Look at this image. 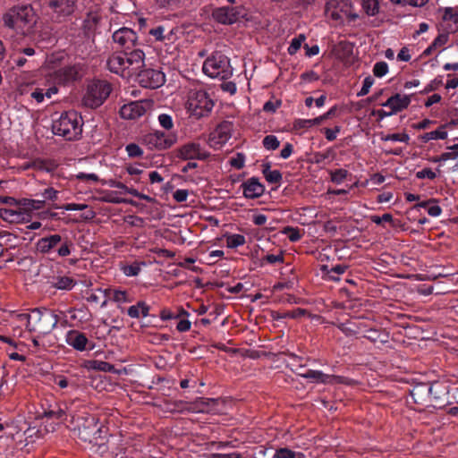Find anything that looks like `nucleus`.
<instances>
[{
	"instance_id": "f257e3e1",
	"label": "nucleus",
	"mask_w": 458,
	"mask_h": 458,
	"mask_svg": "<svg viewBox=\"0 0 458 458\" xmlns=\"http://www.w3.org/2000/svg\"><path fill=\"white\" fill-rule=\"evenodd\" d=\"M19 318L20 321L26 322L30 332H36L39 335L51 333L59 321L58 316L47 309H34L30 313L20 314Z\"/></svg>"
},
{
	"instance_id": "f03ea898",
	"label": "nucleus",
	"mask_w": 458,
	"mask_h": 458,
	"mask_svg": "<svg viewBox=\"0 0 458 458\" xmlns=\"http://www.w3.org/2000/svg\"><path fill=\"white\" fill-rule=\"evenodd\" d=\"M52 129L55 135L67 140H77L82 132V118L75 111L64 112L54 121Z\"/></svg>"
},
{
	"instance_id": "7ed1b4c3",
	"label": "nucleus",
	"mask_w": 458,
	"mask_h": 458,
	"mask_svg": "<svg viewBox=\"0 0 458 458\" xmlns=\"http://www.w3.org/2000/svg\"><path fill=\"white\" fill-rule=\"evenodd\" d=\"M71 424L72 430L84 442L94 443L101 437V427L94 415L85 413L73 416Z\"/></svg>"
},
{
	"instance_id": "20e7f679",
	"label": "nucleus",
	"mask_w": 458,
	"mask_h": 458,
	"mask_svg": "<svg viewBox=\"0 0 458 458\" xmlns=\"http://www.w3.org/2000/svg\"><path fill=\"white\" fill-rule=\"evenodd\" d=\"M3 19L5 26L21 30L24 34L29 32L35 23L33 10L29 5L13 7Z\"/></svg>"
},
{
	"instance_id": "39448f33",
	"label": "nucleus",
	"mask_w": 458,
	"mask_h": 458,
	"mask_svg": "<svg viewBox=\"0 0 458 458\" xmlns=\"http://www.w3.org/2000/svg\"><path fill=\"white\" fill-rule=\"evenodd\" d=\"M202 70L206 75L213 79L227 80L233 75L230 60L217 51L205 60Z\"/></svg>"
},
{
	"instance_id": "423d86ee",
	"label": "nucleus",
	"mask_w": 458,
	"mask_h": 458,
	"mask_svg": "<svg viewBox=\"0 0 458 458\" xmlns=\"http://www.w3.org/2000/svg\"><path fill=\"white\" fill-rule=\"evenodd\" d=\"M213 106L214 103L205 90L192 89L189 92L187 108L195 118L208 115Z\"/></svg>"
},
{
	"instance_id": "0eeeda50",
	"label": "nucleus",
	"mask_w": 458,
	"mask_h": 458,
	"mask_svg": "<svg viewBox=\"0 0 458 458\" xmlns=\"http://www.w3.org/2000/svg\"><path fill=\"white\" fill-rule=\"evenodd\" d=\"M112 91L111 84L106 81H93L87 88L82 98L83 105L89 108L100 106Z\"/></svg>"
},
{
	"instance_id": "6e6552de",
	"label": "nucleus",
	"mask_w": 458,
	"mask_h": 458,
	"mask_svg": "<svg viewBox=\"0 0 458 458\" xmlns=\"http://www.w3.org/2000/svg\"><path fill=\"white\" fill-rule=\"evenodd\" d=\"M177 141L175 133H165L155 131L143 136L142 142L151 150H165L170 148Z\"/></svg>"
},
{
	"instance_id": "1a4fd4ad",
	"label": "nucleus",
	"mask_w": 458,
	"mask_h": 458,
	"mask_svg": "<svg viewBox=\"0 0 458 458\" xmlns=\"http://www.w3.org/2000/svg\"><path fill=\"white\" fill-rule=\"evenodd\" d=\"M326 13L335 21H343L345 18L354 20L356 14H352V3L350 0H330L326 4Z\"/></svg>"
},
{
	"instance_id": "9d476101",
	"label": "nucleus",
	"mask_w": 458,
	"mask_h": 458,
	"mask_svg": "<svg viewBox=\"0 0 458 458\" xmlns=\"http://www.w3.org/2000/svg\"><path fill=\"white\" fill-rule=\"evenodd\" d=\"M137 73L139 83L144 88L157 89L165 82V76L160 70L143 69Z\"/></svg>"
},
{
	"instance_id": "9b49d317",
	"label": "nucleus",
	"mask_w": 458,
	"mask_h": 458,
	"mask_svg": "<svg viewBox=\"0 0 458 458\" xmlns=\"http://www.w3.org/2000/svg\"><path fill=\"white\" fill-rule=\"evenodd\" d=\"M81 76L82 66L80 64L66 65L54 72V81L58 84L74 82Z\"/></svg>"
},
{
	"instance_id": "f8f14e48",
	"label": "nucleus",
	"mask_w": 458,
	"mask_h": 458,
	"mask_svg": "<svg viewBox=\"0 0 458 458\" xmlns=\"http://www.w3.org/2000/svg\"><path fill=\"white\" fill-rule=\"evenodd\" d=\"M113 40L123 51L131 50L138 46L137 34L129 28L123 27L113 33Z\"/></svg>"
},
{
	"instance_id": "ddd939ff",
	"label": "nucleus",
	"mask_w": 458,
	"mask_h": 458,
	"mask_svg": "<svg viewBox=\"0 0 458 458\" xmlns=\"http://www.w3.org/2000/svg\"><path fill=\"white\" fill-rule=\"evenodd\" d=\"M178 157L184 160H205L209 157V153L199 143L188 142L179 148Z\"/></svg>"
},
{
	"instance_id": "4468645a",
	"label": "nucleus",
	"mask_w": 458,
	"mask_h": 458,
	"mask_svg": "<svg viewBox=\"0 0 458 458\" xmlns=\"http://www.w3.org/2000/svg\"><path fill=\"white\" fill-rule=\"evenodd\" d=\"M429 399L433 405H444L448 402L449 385L442 381H435L428 386Z\"/></svg>"
},
{
	"instance_id": "2eb2a0df",
	"label": "nucleus",
	"mask_w": 458,
	"mask_h": 458,
	"mask_svg": "<svg viewBox=\"0 0 458 458\" xmlns=\"http://www.w3.org/2000/svg\"><path fill=\"white\" fill-rule=\"evenodd\" d=\"M301 377L312 379L320 383H341L350 385L352 380L340 376H329L319 370L308 369L305 373H301Z\"/></svg>"
},
{
	"instance_id": "dca6fc26",
	"label": "nucleus",
	"mask_w": 458,
	"mask_h": 458,
	"mask_svg": "<svg viewBox=\"0 0 458 458\" xmlns=\"http://www.w3.org/2000/svg\"><path fill=\"white\" fill-rule=\"evenodd\" d=\"M107 69L114 73L123 75L126 69H129L123 51L113 53L106 61Z\"/></svg>"
},
{
	"instance_id": "f3484780",
	"label": "nucleus",
	"mask_w": 458,
	"mask_h": 458,
	"mask_svg": "<svg viewBox=\"0 0 458 458\" xmlns=\"http://www.w3.org/2000/svg\"><path fill=\"white\" fill-rule=\"evenodd\" d=\"M411 97L408 95L394 94L381 105L390 108L393 114L406 109L411 104Z\"/></svg>"
},
{
	"instance_id": "a211bd4d",
	"label": "nucleus",
	"mask_w": 458,
	"mask_h": 458,
	"mask_svg": "<svg viewBox=\"0 0 458 458\" xmlns=\"http://www.w3.org/2000/svg\"><path fill=\"white\" fill-rule=\"evenodd\" d=\"M126 63L128 67L131 69L133 72H138L139 70L144 64L145 54L144 52L137 47V46L131 50L124 51Z\"/></svg>"
},
{
	"instance_id": "6ab92c4d",
	"label": "nucleus",
	"mask_w": 458,
	"mask_h": 458,
	"mask_svg": "<svg viewBox=\"0 0 458 458\" xmlns=\"http://www.w3.org/2000/svg\"><path fill=\"white\" fill-rule=\"evenodd\" d=\"M146 112L143 104L139 101H133L123 105L120 109V114L123 119L133 120L140 118Z\"/></svg>"
},
{
	"instance_id": "aec40b11",
	"label": "nucleus",
	"mask_w": 458,
	"mask_h": 458,
	"mask_svg": "<svg viewBox=\"0 0 458 458\" xmlns=\"http://www.w3.org/2000/svg\"><path fill=\"white\" fill-rule=\"evenodd\" d=\"M243 195L247 199H256L260 197L265 191V187L261 184L258 178L251 177L242 184Z\"/></svg>"
},
{
	"instance_id": "412c9836",
	"label": "nucleus",
	"mask_w": 458,
	"mask_h": 458,
	"mask_svg": "<svg viewBox=\"0 0 458 458\" xmlns=\"http://www.w3.org/2000/svg\"><path fill=\"white\" fill-rule=\"evenodd\" d=\"M65 340L68 345L79 352H83L87 349L89 340L85 334L78 330H70L66 334Z\"/></svg>"
},
{
	"instance_id": "4be33fe9",
	"label": "nucleus",
	"mask_w": 458,
	"mask_h": 458,
	"mask_svg": "<svg viewBox=\"0 0 458 458\" xmlns=\"http://www.w3.org/2000/svg\"><path fill=\"white\" fill-rule=\"evenodd\" d=\"M443 27L447 33L458 30V12L452 7L445 8L443 13Z\"/></svg>"
},
{
	"instance_id": "5701e85b",
	"label": "nucleus",
	"mask_w": 458,
	"mask_h": 458,
	"mask_svg": "<svg viewBox=\"0 0 458 458\" xmlns=\"http://www.w3.org/2000/svg\"><path fill=\"white\" fill-rule=\"evenodd\" d=\"M213 16L216 21L223 24H232L237 21V13L233 7H220L214 11Z\"/></svg>"
},
{
	"instance_id": "b1692460",
	"label": "nucleus",
	"mask_w": 458,
	"mask_h": 458,
	"mask_svg": "<svg viewBox=\"0 0 458 458\" xmlns=\"http://www.w3.org/2000/svg\"><path fill=\"white\" fill-rule=\"evenodd\" d=\"M62 242V237L59 234H52L47 237L39 239L36 247L41 253H49L52 250L56 248Z\"/></svg>"
},
{
	"instance_id": "393cba45",
	"label": "nucleus",
	"mask_w": 458,
	"mask_h": 458,
	"mask_svg": "<svg viewBox=\"0 0 458 458\" xmlns=\"http://www.w3.org/2000/svg\"><path fill=\"white\" fill-rule=\"evenodd\" d=\"M49 6L62 17L68 16L74 11V2L72 0H52Z\"/></svg>"
},
{
	"instance_id": "a878e982",
	"label": "nucleus",
	"mask_w": 458,
	"mask_h": 458,
	"mask_svg": "<svg viewBox=\"0 0 458 458\" xmlns=\"http://www.w3.org/2000/svg\"><path fill=\"white\" fill-rule=\"evenodd\" d=\"M216 403V399L199 397L191 403L189 410L195 412H210Z\"/></svg>"
},
{
	"instance_id": "bb28decb",
	"label": "nucleus",
	"mask_w": 458,
	"mask_h": 458,
	"mask_svg": "<svg viewBox=\"0 0 458 458\" xmlns=\"http://www.w3.org/2000/svg\"><path fill=\"white\" fill-rule=\"evenodd\" d=\"M411 396L414 403L419 404H427L430 402L428 386L427 384H420L412 388L411 391Z\"/></svg>"
},
{
	"instance_id": "cd10ccee",
	"label": "nucleus",
	"mask_w": 458,
	"mask_h": 458,
	"mask_svg": "<svg viewBox=\"0 0 458 458\" xmlns=\"http://www.w3.org/2000/svg\"><path fill=\"white\" fill-rule=\"evenodd\" d=\"M346 336H353L361 332V324L347 320L342 323H334Z\"/></svg>"
},
{
	"instance_id": "c85d7f7f",
	"label": "nucleus",
	"mask_w": 458,
	"mask_h": 458,
	"mask_svg": "<svg viewBox=\"0 0 458 458\" xmlns=\"http://www.w3.org/2000/svg\"><path fill=\"white\" fill-rule=\"evenodd\" d=\"M446 124L440 126L437 130L426 132L420 136L423 142H428L431 140H445L447 138V131H445Z\"/></svg>"
},
{
	"instance_id": "c756f323",
	"label": "nucleus",
	"mask_w": 458,
	"mask_h": 458,
	"mask_svg": "<svg viewBox=\"0 0 458 458\" xmlns=\"http://www.w3.org/2000/svg\"><path fill=\"white\" fill-rule=\"evenodd\" d=\"M262 174L269 183H280L282 174L279 170H271L269 164L263 165Z\"/></svg>"
},
{
	"instance_id": "7c9ffc66",
	"label": "nucleus",
	"mask_w": 458,
	"mask_h": 458,
	"mask_svg": "<svg viewBox=\"0 0 458 458\" xmlns=\"http://www.w3.org/2000/svg\"><path fill=\"white\" fill-rule=\"evenodd\" d=\"M273 458H310L301 452H295L289 448H279L276 451Z\"/></svg>"
},
{
	"instance_id": "2f4dec72",
	"label": "nucleus",
	"mask_w": 458,
	"mask_h": 458,
	"mask_svg": "<svg viewBox=\"0 0 458 458\" xmlns=\"http://www.w3.org/2000/svg\"><path fill=\"white\" fill-rule=\"evenodd\" d=\"M53 285L59 290H71L75 285V282L69 276H59L53 283Z\"/></svg>"
},
{
	"instance_id": "473e14b6",
	"label": "nucleus",
	"mask_w": 458,
	"mask_h": 458,
	"mask_svg": "<svg viewBox=\"0 0 458 458\" xmlns=\"http://www.w3.org/2000/svg\"><path fill=\"white\" fill-rule=\"evenodd\" d=\"M91 368L96 370L110 372L117 374L118 370L114 368V366L107 361L104 360H93L91 362Z\"/></svg>"
},
{
	"instance_id": "72a5a7b5",
	"label": "nucleus",
	"mask_w": 458,
	"mask_h": 458,
	"mask_svg": "<svg viewBox=\"0 0 458 458\" xmlns=\"http://www.w3.org/2000/svg\"><path fill=\"white\" fill-rule=\"evenodd\" d=\"M246 242L245 237L242 234H231L226 237V246L233 249L244 245Z\"/></svg>"
},
{
	"instance_id": "f704fd0d",
	"label": "nucleus",
	"mask_w": 458,
	"mask_h": 458,
	"mask_svg": "<svg viewBox=\"0 0 458 458\" xmlns=\"http://www.w3.org/2000/svg\"><path fill=\"white\" fill-rule=\"evenodd\" d=\"M363 336L373 343L386 342V340L383 338V336H386V335L375 328H369V329L366 330Z\"/></svg>"
},
{
	"instance_id": "c9c22d12",
	"label": "nucleus",
	"mask_w": 458,
	"mask_h": 458,
	"mask_svg": "<svg viewBox=\"0 0 458 458\" xmlns=\"http://www.w3.org/2000/svg\"><path fill=\"white\" fill-rule=\"evenodd\" d=\"M362 6L368 15L374 16L378 13L377 0H362Z\"/></svg>"
},
{
	"instance_id": "e433bc0d",
	"label": "nucleus",
	"mask_w": 458,
	"mask_h": 458,
	"mask_svg": "<svg viewBox=\"0 0 458 458\" xmlns=\"http://www.w3.org/2000/svg\"><path fill=\"white\" fill-rule=\"evenodd\" d=\"M44 417L49 419L64 420L65 417V411L59 406H55L44 411Z\"/></svg>"
},
{
	"instance_id": "4c0bfd02",
	"label": "nucleus",
	"mask_w": 458,
	"mask_h": 458,
	"mask_svg": "<svg viewBox=\"0 0 458 458\" xmlns=\"http://www.w3.org/2000/svg\"><path fill=\"white\" fill-rule=\"evenodd\" d=\"M283 233L286 234L292 242H298L302 237V233L297 227L286 226L284 228Z\"/></svg>"
},
{
	"instance_id": "58836bf2",
	"label": "nucleus",
	"mask_w": 458,
	"mask_h": 458,
	"mask_svg": "<svg viewBox=\"0 0 458 458\" xmlns=\"http://www.w3.org/2000/svg\"><path fill=\"white\" fill-rule=\"evenodd\" d=\"M306 39L304 34H300L298 37L292 39L291 44L288 47L289 55H295L301 48L302 42Z\"/></svg>"
},
{
	"instance_id": "ea45409f",
	"label": "nucleus",
	"mask_w": 458,
	"mask_h": 458,
	"mask_svg": "<svg viewBox=\"0 0 458 458\" xmlns=\"http://www.w3.org/2000/svg\"><path fill=\"white\" fill-rule=\"evenodd\" d=\"M263 146L267 150H275L276 149L279 145L280 141L277 140V138L275 135H267L263 139Z\"/></svg>"
},
{
	"instance_id": "a19ab883",
	"label": "nucleus",
	"mask_w": 458,
	"mask_h": 458,
	"mask_svg": "<svg viewBox=\"0 0 458 458\" xmlns=\"http://www.w3.org/2000/svg\"><path fill=\"white\" fill-rule=\"evenodd\" d=\"M331 181L335 183L343 182L348 175V171L345 169H336L330 172Z\"/></svg>"
},
{
	"instance_id": "79ce46f5",
	"label": "nucleus",
	"mask_w": 458,
	"mask_h": 458,
	"mask_svg": "<svg viewBox=\"0 0 458 458\" xmlns=\"http://www.w3.org/2000/svg\"><path fill=\"white\" fill-rule=\"evenodd\" d=\"M159 124L165 130L169 131L174 127V122L171 115L161 114L157 117Z\"/></svg>"
},
{
	"instance_id": "37998d69",
	"label": "nucleus",
	"mask_w": 458,
	"mask_h": 458,
	"mask_svg": "<svg viewBox=\"0 0 458 458\" xmlns=\"http://www.w3.org/2000/svg\"><path fill=\"white\" fill-rule=\"evenodd\" d=\"M112 299L114 301L119 303H125L131 301V300L128 298L127 292L122 290L112 291Z\"/></svg>"
},
{
	"instance_id": "c03bdc74",
	"label": "nucleus",
	"mask_w": 458,
	"mask_h": 458,
	"mask_svg": "<svg viewBox=\"0 0 458 458\" xmlns=\"http://www.w3.org/2000/svg\"><path fill=\"white\" fill-rule=\"evenodd\" d=\"M388 72V65L386 62H377L373 67V73L376 77H383Z\"/></svg>"
},
{
	"instance_id": "a18cd8bd",
	"label": "nucleus",
	"mask_w": 458,
	"mask_h": 458,
	"mask_svg": "<svg viewBox=\"0 0 458 458\" xmlns=\"http://www.w3.org/2000/svg\"><path fill=\"white\" fill-rule=\"evenodd\" d=\"M61 246L57 250V254L59 257H66L71 254V247L72 246V242L65 239L64 241L62 240V242L60 243Z\"/></svg>"
},
{
	"instance_id": "49530a36",
	"label": "nucleus",
	"mask_w": 458,
	"mask_h": 458,
	"mask_svg": "<svg viewBox=\"0 0 458 458\" xmlns=\"http://www.w3.org/2000/svg\"><path fill=\"white\" fill-rule=\"evenodd\" d=\"M122 270L127 276H135L140 273V266L139 263H133L131 265L123 266Z\"/></svg>"
},
{
	"instance_id": "de8ad7c7",
	"label": "nucleus",
	"mask_w": 458,
	"mask_h": 458,
	"mask_svg": "<svg viewBox=\"0 0 458 458\" xmlns=\"http://www.w3.org/2000/svg\"><path fill=\"white\" fill-rule=\"evenodd\" d=\"M374 84V79L369 75L366 77L363 81L362 87L360 90L357 93L358 97L366 96L369 92L372 85Z\"/></svg>"
},
{
	"instance_id": "09e8293b",
	"label": "nucleus",
	"mask_w": 458,
	"mask_h": 458,
	"mask_svg": "<svg viewBox=\"0 0 458 458\" xmlns=\"http://www.w3.org/2000/svg\"><path fill=\"white\" fill-rule=\"evenodd\" d=\"M229 163L233 167L242 169L244 166L245 156L242 153H237L235 157L230 159Z\"/></svg>"
},
{
	"instance_id": "8fccbe9b",
	"label": "nucleus",
	"mask_w": 458,
	"mask_h": 458,
	"mask_svg": "<svg viewBox=\"0 0 458 458\" xmlns=\"http://www.w3.org/2000/svg\"><path fill=\"white\" fill-rule=\"evenodd\" d=\"M126 151L128 153V156L131 157H140L143 154L142 149L137 144L134 143L128 144L126 146Z\"/></svg>"
},
{
	"instance_id": "3c124183",
	"label": "nucleus",
	"mask_w": 458,
	"mask_h": 458,
	"mask_svg": "<svg viewBox=\"0 0 458 458\" xmlns=\"http://www.w3.org/2000/svg\"><path fill=\"white\" fill-rule=\"evenodd\" d=\"M307 313H308V311L306 310L298 308V309H296V310H294L293 311L285 312L283 315L278 316L277 318H300L301 316L306 315Z\"/></svg>"
},
{
	"instance_id": "603ef678",
	"label": "nucleus",
	"mask_w": 458,
	"mask_h": 458,
	"mask_svg": "<svg viewBox=\"0 0 458 458\" xmlns=\"http://www.w3.org/2000/svg\"><path fill=\"white\" fill-rule=\"evenodd\" d=\"M416 177L418 179L428 178L429 180H434L437 177V174L431 168H424L416 173Z\"/></svg>"
},
{
	"instance_id": "864d4df0",
	"label": "nucleus",
	"mask_w": 458,
	"mask_h": 458,
	"mask_svg": "<svg viewBox=\"0 0 458 458\" xmlns=\"http://www.w3.org/2000/svg\"><path fill=\"white\" fill-rule=\"evenodd\" d=\"M385 140H392V141H400V142H408L410 138L406 133H393L387 135L384 138Z\"/></svg>"
},
{
	"instance_id": "5fc2aeb1",
	"label": "nucleus",
	"mask_w": 458,
	"mask_h": 458,
	"mask_svg": "<svg viewBox=\"0 0 458 458\" xmlns=\"http://www.w3.org/2000/svg\"><path fill=\"white\" fill-rule=\"evenodd\" d=\"M442 84V79L440 77H437L432 80L424 89L422 93H428L437 89Z\"/></svg>"
},
{
	"instance_id": "6e6d98bb",
	"label": "nucleus",
	"mask_w": 458,
	"mask_h": 458,
	"mask_svg": "<svg viewBox=\"0 0 458 458\" xmlns=\"http://www.w3.org/2000/svg\"><path fill=\"white\" fill-rule=\"evenodd\" d=\"M18 216L17 212L8 209V208H0V217L6 221H13L14 217Z\"/></svg>"
},
{
	"instance_id": "4d7b16f0",
	"label": "nucleus",
	"mask_w": 458,
	"mask_h": 458,
	"mask_svg": "<svg viewBox=\"0 0 458 458\" xmlns=\"http://www.w3.org/2000/svg\"><path fill=\"white\" fill-rule=\"evenodd\" d=\"M87 208L88 205L82 203H68L61 207V208L67 211L84 210Z\"/></svg>"
},
{
	"instance_id": "13d9d810",
	"label": "nucleus",
	"mask_w": 458,
	"mask_h": 458,
	"mask_svg": "<svg viewBox=\"0 0 458 458\" xmlns=\"http://www.w3.org/2000/svg\"><path fill=\"white\" fill-rule=\"evenodd\" d=\"M340 131V127L335 126L334 129L325 128L324 133L327 140L332 141L336 139L337 133Z\"/></svg>"
},
{
	"instance_id": "bf43d9fd",
	"label": "nucleus",
	"mask_w": 458,
	"mask_h": 458,
	"mask_svg": "<svg viewBox=\"0 0 458 458\" xmlns=\"http://www.w3.org/2000/svg\"><path fill=\"white\" fill-rule=\"evenodd\" d=\"M264 259L269 264L283 263L284 255L282 253L277 255L268 254L264 258Z\"/></svg>"
},
{
	"instance_id": "052dcab7",
	"label": "nucleus",
	"mask_w": 458,
	"mask_h": 458,
	"mask_svg": "<svg viewBox=\"0 0 458 458\" xmlns=\"http://www.w3.org/2000/svg\"><path fill=\"white\" fill-rule=\"evenodd\" d=\"M109 185L114 188H117L122 190L123 191L131 194V191H133L134 188L127 187L123 182L112 180L109 182Z\"/></svg>"
},
{
	"instance_id": "680f3d73",
	"label": "nucleus",
	"mask_w": 458,
	"mask_h": 458,
	"mask_svg": "<svg viewBox=\"0 0 458 458\" xmlns=\"http://www.w3.org/2000/svg\"><path fill=\"white\" fill-rule=\"evenodd\" d=\"M325 120H326V118L322 114L314 119L301 120V121H300V123H303L302 126H312V125H318Z\"/></svg>"
},
{
	"instance_id": "e2e57ef3",
	"label": "nucleus",
	"mask_w": 458,
	"mask_h": 458,
	"mask_svg": "<svg viewBox=\"0 0 458 458\" xmlns=\"http://www.w3.org/2000/svg\"><path fill=\"white\" fill-rule=\"evenodd\" d=\"M164 31H165V29L164 27L162 26H158L157 28H154L152 30H150L149 33L150 35H152L157 40H164L165 39V37H164Z\"/></svg>"
},
{
	"instance_id": "0e129e2a",
	"label": "nucleus",
	"mask_w": 458,
	"mask_h": 458,
	"mask_svg": "<svg viewBox=\"0 0 458 458\" xmlns=\"http://www.w3.org/2000/svg\"><path fill=\"white\" fill-rule=\"evenodd\" d=\"M448 40V33L439 34L432 42V47H437L445 45Z\"/></svg>"
},
{
	"instance_id": "69168bd1",
	"label": "nucleus",
	"mask_w": 458,
	"mask_h": 458,
	"mask_svg": "<svg viewBox=\"0 0 458 458\" xmlns=\"http://www.w3.org/2000/svg\"><path fill=\"white\" fill-rule=\"evenodd\" d=\"M427 211L429 216L437 217L441 215L442 209L436 202V203L430 204L428 206Z\"/></svg>"
},
{
	"instance_id": "338daca9",
	"label": "nucleus",
	"mask_w": 458,
	"mask_h": 458,
	"mask_svg": "<svg viewBox=\"0 0 458 458\" xmlns=\"http://www.w3.org/2000/svg\"><path fill=\"white\" fill-rule=\"evenodd\" d=\"M188 195L189 193L187 190L180 189L175 191L173 196L177 202H183L187 199Z\"/></svg>"
},
{
	"instance_id": "774afa93",
	"label": "nucleus",
	"mask_w": 458,
	"mask_h": 458,
	"mask_svg": "<svg viewBox=\"0 0 458 458\" xmlns=\"http://www.w3.org/2000/svg\"><path fill=\"white\" fill-rule=\"evenodd\" d=\"M213 458H242V455L239 453H230V454H213Z\"/></svg>"
}]
</instances>
